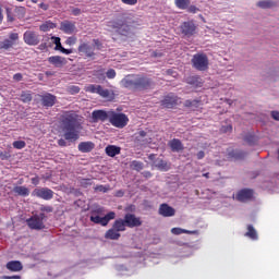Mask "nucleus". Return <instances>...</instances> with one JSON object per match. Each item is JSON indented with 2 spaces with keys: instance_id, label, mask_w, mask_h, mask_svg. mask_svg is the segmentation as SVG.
I'll list each match as a JSON object with an SVG mask.
<instances>
[{
  "instance_id": "a211bd4d",
  "label": "nucleus",
  "mask_w": 279,
  "mask_h": 279,
  "mask_svg": "<svg viewBox=\"0 0 279 279\" xmlns=\"http://www.w3.org/2000/svg\"><path fill=\"white\" fill-rule=\"evenodd\" d=\"M111 117V111H104V110H95L92 112V120L94 122L102 121L106 122Z\"/></svg>"
},
{
  "instance_id": "09e8293b",
  "label": "nucleus",
  "mask_w": 279,
  "mask_h": 279,
  "mask_svg": "<svg viewBox=\"0 0 279 279\" xmlns=\"http://www.w3.org/2000/svg\"><path fill=\"white\" fill-rule=\"evenodd\" d=\"M199 81V77L192 76L187 78V84L195 85Z\"/></svg>"
},
{
  "instance_id": "6e6552de",
  "label": "nucleus",
  "mask_w": 279,
  "mask_h": 279,
  "mask_svg": "<svg viewBox=\"0 0 279 279\" xmlns=\"http://www.w3.org/2000/svg\"><path fill=\"white\" fill-rule=\"evenodd\" d=\"M33 197H38L43 201H51L53 199L54 192L49 187H35L33 193H31Z\"/></svg>"
},
{
  "instance_id": "c85d7f7f",
  "label": "nucleus",
  "mask_w": 279,
  "mask_h": 279,
  "mask_svg": "<svg viewBox=\"0 0 279 279\" xmlns=\"http://www.w3.org/2000/svg\"><path fill=\"white\" fill-rule=\"evenodd\" d=\"M100 97L107 100H113L114 99V92L107 89V88H100V90L97 93Z\"/></svg>"
},
{
  "instance_id": "3c124183",
  "label": "nucleus",
  "mask_w": 279,
  "mask_h": 279,
  "mask_svg": "<svg viewBox=\"0 0 279 279\" xmlns=\"http://www.w3.org/2000/svg\"><path fill=\"white\" fill-rule=\"evenodd\" d=\"M220 131L225 134L232 131V125L222 126Z\"/></svg>"
},
{
  "instance_id": "79ce46f5",
  "label": "nucleus",
  "mask_w": 279,
  "mask_h": 279,
  "mask_svg": "<svg viewBox=\"0 0 279 279\" xmlns=\"http://www.w3.org/2000/svg\"><path fill=\"white\" fill-rule=\"evenodd\" d=\"M109 27L121 29L123 27V23L121 21L109 22Z\"/></svg>"
},
{
  "instance_id": "7c9ffc66",
  "label": "nucleus",
  "mask_w": 279,
  "mask_h": 279,
  "mask_svg": "<svg viewBox=\"0 0 279 279\" xmlns=\"http://www.w3.org/2000/svg\"><path fill=\"white\" fill-rule=\"evenodd\" d=\"M54 28H56V24L53 22H50V21L39 25V31H41L44 33L49 32V31L54 29Z\"/></svg>"
},
{
  "instance_id": "473e14b6",
  "label": "nucleus",
  "mask_w": 279,
  "mask_h": 279,
  "mask_svg": "<svg viewBox=\"0 0 279 279\" xmlns=\"http://www.w3.org/2000/svg\"><path fill=\"white\" fill-rule=\"evenodd\" d=\"M20 99H21V101H23L24 104H31L32 100H33L32 93H29V92H23V93H21Z\"/></svg>"
},
{
  "instance_id": "680f3d73",
  "label": "nucleus",
  "mask_w": 279,
  "mask_h": 279,
  "mask_svg": "<svg viewBox=\"0 0 279 279\" xmlns=\"http://www.w3.org/2000/svg\"><path fill=\"white\" fill-rule=\"evenodd\" d=\"M57 144H59L60 147H66V141L63 138H60Z\"/></svg>"
},
{
  "instance_id": "393cba45",
  "label": "nucleus",
  "mask_w": 279,
  "mask_h": 279,
  "mask_svg": "<svg viewBox=\"0 0 279 279\" xmlns=\"http://www.w3.org/2000/svg\"><path fill=\"white\" fill-rule=\"evenodd\" d=\"M169 147H170L171 151H173V153H179L184 149L183 144H182L181 140H179V138L171 140L169 142Z\"/></svg>"
},
{
  "instance_id": "7ed1b4c3",
  "label": "nucleus",
  "mask_w": 279,
  "mask_h": 279,
  "mask_svg": "<svg viewBox=\"0 0 279 279\" xmlns=\"http://www.w3.org/2000/svg\"><path fill=\"white\" fill-rule=\"evenodd\" d=\"M113 225H116V228H119V230H126V228L133 229L142 227L143 220L141 217L135 216V214H125L124 218L117 219L113 221Z\"/></svg>"
},
{
  "instance_id": "72a5a7b5",
  "label": "nucleus",
  "mask_w": 279,
  "mask_h": 279,
  "mask_svg": "<svg viewBox=\"0 0 279 279\" xmlns=\"http://www.w3.org/2000/svg\"><path fill=\"white\" fill-rule=\"evenodd\" d=\"M228 158L229 159H235V160H239L241 158H243V151L241 150H231L228 153Z\"/></svg>"
},
{
  "instance_id": "338daca9",
  "label": "nucleus",
  "mask_w": 279,
  "mask_h": 279,
  "mask_svg": "<svg viewBox=\"0 0 279 279\" xmlns=\"http://www.w3.org/2000/svg\"><path fill=\"white\" fill-rule=\"evenodd\" d=\"M38 50H39V51H45V50H47V45H46V44L39 45V46H38Z\"/></svg>"
},
{
  "instance_id": "37998d69",
  "label": "nucleus",
  "mask_w": 279,
  "mask_h": 279,
  "mask_svg": "<svg viewBox=\"0 0 279 279\" xmlns=\"http://www.w3.org/2000/svg\"><path fill=\"white\" fill-rule=\"evenodd\" d=\"M12 146H14V148L17 150H22L25 147V142L16 141V142L12 143Z\"/></svg>"
},
{
  "instance_id": "dca6fc26",
  "label": "nucleus",
  "mask_w": 279,
  "mask_h": 279,
  "mask_svg": "<svg viewBox=\"0 0 279 279\" xmlns=\"http://www.w3.org/2000/svg\"><path fill=\"white\" fill-rule=\"evenodd\" d=\"M126 229H119L117 226L113 223L112 228L109 229L105 233V239L110 240V241H119L121 238L120 232H124Z\"/></svg>"
},
{
  "instance_id": "052dcab7",
  "label": "nucleus",
  "mask_w": 279,
  "mask_h": 279,
  "mask_svg": "<svg viewBox=\"0 0 279 279\" xmlns=\"http://www.w3.org/2000/svg\"><path fill=\"white\" fill-rule=\"evenodd\" d=\"M38 8L41 9L43 11H47V10H49V4L41 2L38 4Z\"/></svg>"
},
{
  "instance_id": "c9c22d12",
  "label": "nucleus",
  "mask_w": 279,
  "mask_h": 279,
  "mask_svg": "<svg viewBox=\"0 0 279 279\" xmlns=\"http://www.w3.org/2000/svg\"><path fill=\"white\" fill-rule=\"evenodd\" d=\"M233 199L244 203L245 202V189H242L240 192L234 194Z\"/></svg>"
},
{
  "instance_id": "20e7f679",
  "label": "nucleus",
  "mask_w": 279,
  "mask_h": 279,
  "mask_svg": "<svg viewBox=\"0 0 279 279\" xmlns=\"http://www.w3.org/2000/svg\"><path fill=\"white\" fill-rule=\"evenodd\" d=\"M208 65H209L208 56H206L205 53L193 54L192 66L196 69V71H207Z\"/></svg>"
},
{
  "instance_id": "6e6d98bb",
  "label": "nucleus",
  "mask_w": 279,
  "mask_h": 279,
  "mask_svg": "<svg viewBox=\"0 0 279 279\" xmlns=\"http://www.w3.org/2000/svg\"><path fill=\"white\" fill-rule=\"evenodd\" d=\"M271 118L275 121H279V111H271Z\"/></svg>"
},
{
  "instance_id": "9d476101",
  "label": "nucleus",
  "mask_w": 279,
  "mask_h": 279,
  "mask_svg": "<svg viewBox=\"0 0 279 279\" xmlns=\"http://www.w3.org/2000/svg\"><path fill=\"white\" fill-rule=\"evenodd\" d=\"M197 26L193 21L183 22L180 24V32L184 37L191 38L195 36Z\"/></svg>"
},
{
  "instance_id": "a18cd8bd",
  "label": "nucleus",
  "mask_w": 279,
  "mask_h": 279,
  "mask_svg": "<svg viewBox=\"0 0 279 279\" xmlns=\"http://www.w3.org/2000/svg\"><path fill=\"white\" fill-rule=\"evenodd\" d=\"M121 2H122V4L134 7L135 4L138 3V0H121Z\"/></svg>"
},
{
  "instance_id": "a878e982",
  "label": "nucleus",
  "mask_w": 279,
  "mask_h": 279,
  "mask_svg": "<svg viewBox=\"0 0 279 279\" xmlns=\"http://www.w3.org/2000/svg\"><path fill=\"white\" fill-rule=\"evenodd\" d=\"M201 106H202L201 99H194V100L187 99L183 104L184 108L192 109L193 111L199 109Z\"/></svg>"
},
{
  "instance_id": "f3484780",
  "label": "nucleus",
  "mask_w": 279,
  "mask_h": 279,
  "mask_svg": "<svg viewBox=\"0 0 279 279\" xmlns=\"http://www.w3.org/2000/svg\"><path fill=\"white\" fill-rule=\"evenodd\" d=\"M59 29L61 32H63L64 34H68V35L75 34V32H76V22H71V21L65 20V21L60 23Z\"/></svg>"
},
{
  "instance_id": "0e129e2a",
  "label": "nucleus",
  "mask_w": 279,
  "mask_h": 279,
  "mask_svg": "<svg viewBox=\"0 0 279 279\" xmlns=\"http://www.w3.org/2000/svg\"><path fill=\"white\" fill-rule=\"evenodd\" d=\"M151 172L150 171H144L143 172V177L145 178V179H149V178H151Z\"/></svg>"
},
{
  "instance_id": "4d7b16f0",
  "label": "nucleus",
  "mask_w": 279,
  "mask_h": 279,
  "mask_svg": "<svg viewBox=\"0 0 279 279\" xmlns=\"http://www.w3.org/2000/svg\"><path fill=\"white\" fill-rule=\"evenodd\" d=\"M2 279H22V276H20V275L3 276Z\"/></svg>"
},
{
  "instance_id": "2f4dec72",
  "label": "nucleus",
  "mask_w": 279,
  "mask_h": 279,
  "mask_svg": "<svg viewBox=\"0 0 279 279\" xmlns=\"http://www.w3.org/2000/svg\"><path fill=\"white\" fill-rule=\"evenodd\" d=\"M104 88L101 85H87L85 92L89 94H98Z\"/></svg>"
},
{
  "instance_id": "5701e85b",
  "label": "nucleus",
  "mask_w": 279,
  "mask_h": 279,
  "mask_svg": "<svg viewBox=\"0 0 279 279\" xmlns=\"http://www.w3.org/2000/svg\"><path fill=\"white\" fill-rule=\"evenodd\" d=\"M5 267L11 272H20L23 270V264L22 262H19V260L8 262Z\"/></svg>"
},
{
  "instance_id": "39448f33",
  "label": "nucleus",
  "mask_w": 279,
  "mask_h": 279,
  "mask_svg": "<svg viewBox=\"0 0 279 279\" xmlns=\"http://www.w3.org/2000/svg\"><path fill=\"white\" fill-rule=\"evenodd\" d=\"M109 123H111L113 128L124 129L129 124V117L128 114H124V113H118L116 111H111Z\"/></svg>"
},
{
  "instance_id": "c756f323",
  "label": "nucleus",
  "mask_w": 279,
  "mask_h": 279,
  "mask_svg": "<svg viewBox=\"0 0 279 279\" xmlns=\"http://www.w3.org/2000/svg\"><path fill=\"white\" fill-rule=\"evenodd\" d=\"M13 191L16 195H19L21 197H28L29 196L28 187H25L23 185H16Z\"/></svg>"
},
{
  "instance_id": "423d86ee",
  "label": "nucleus",
  "mask_w": 279,
  "mask_h": 279,
  "mask_svg": "<svg viewBox=\"0 0 279 279\" xmlns=\"http://www.w3.org/2000/svg\"><path fill=\"white\" fill-rule=\"evenodd\" d=\"M46 215L45 214H38V215H33L31 218L26 219V226L31 230H44L45 229V220Z\"/></svg>"
},
{
  "instance_id": "412c9836",
  "label": "nucleus",
  "mask_w": 279,
  "mask_h": 279,
  "mask_svg": "<svg viewBox=\"0 0 279 279\" xmlns=\"http://www.w3.org/2000/svg\"><path fill=\"white\" fill-rule=\"evenodd\" d=\"M56 104V96L53 94L41 95V105L44 108H52Z\"/></svg>"
},
{
  "instance_id": "b1692460",
  "label": "nucleus",
  "mask_w": 279,
  "mask_h": 279,
  "mask_svg": "<svg viewBox=\"0 0 279 279\" xmlns=\"http://www.w3.org/2000/svg\"><path fill=\"white\" fill-rule=\"evenodd\" d=\"M94 148L95 144L93 142H81V144H78L77 146L78 151H81L82 154H88L93 151Z\"/></svg>"
},
{
  "instance_id": "f8f14e48",
  "label": "nucleus",
  "mask_w": 279,
  "mask_h": 279,
  "mask_svg": "<svg viewBox=\"0 0 279 279\" xmlns=\"http://www.w3.org/2000/svg\"><path fill=\"white\" fill-rule=\"evenodd\" d=\"M10 38H5L0 40V50L9 51L14 47L15 43L20 39L19 33H11L9 35Z\"/></svg>"
},
{
  "instance_id": "ddd939ff",
  "label": "nucleus",
  "mask_w": 279,
  "mask_h": 279,
  "mask_svg": "<svg viewBox=\"0 0 279 279\" xmlns=\"http://www.w3.org/2000/svg\"><path fill=\"white\" fill-rule=\"evenodd\" d=\"M116 219V213L109 211L105 217L99 216H90V221L95 222L96 225H100L102 227H107L111 220Z\"/></svg>"
},
{
  "instance_id": "4c0bfd02",
  "label": "nucleus",
  "mask_w": 279,
  "mask_h": 279,
  "mask_svg": "<svg viewBox=\"0 0 279 279\" xmlns=\"http://www.w3.org/2000/svg\"><path fill=\"white\" fill-rule=\"evenodd\" d=\"M132 170L134 171H142L144 168V165L142 161L134 160L131 162Z\"/></svg>"
},
{
  "instance_id": "f03ea898",
  "label": "nucleus",
  "mask_w": 279,
  "mask_h": 279,
  "mask_svg": "<svg viewBox=\"0 0 279 279\" xmlns=\"http://www.w3.org/2000/svg\"><path fill=\"white\" fill-rule=\"evenodd\" d=\"M121 84L130 90H148L153 87L151 78L142 74H129L122 78Z\"/></svg>"
},
{
  "instance_id": "4be33fe9",
  "label": "nucleus",
  "mask_w": 279,
  "mask_h": 279,
  "mask_svg": "<svg viewBox=\"0 0 279 279\" xmlns=\"http://www.w3.org/2000/svg\"><path fill=\"white\" fill-rule=\"evenodd\" d=\"M48 63L53 64L54 68H63L66 65L68 61L65 58H62L60 56H52L48 58Z\"/></svg>"
},
{
  "instance_id": "ea45409f",
  "label": "nucleus",
  "mask_w": 279,
  "mask_h": 279,
  "mask_svg": "<svg viewBox=\"0 0 279 279\" xmlns=\"http://www.w3.org/2000/svg\"><path fill=\"white\" fill-rule=\"evenodd\" d=\"M68 92L71 95H76V94H80L81 87L76 86V85H71V86L68 87Z\"/></svg>"
},
{
  "instance_id": "58836bf2",
  "label": "nucleus",
  "mask_w": 279,
  "mask_h": 279,
  "mask_svg": "<svg viewBox=\"0 0 279 279\" xmlns=\"http://www.w3.org/2000/svg\"><path fill=\"white\" fill-rule=\"evenodd\" d=\"M78 183H81L82 187L87 189L88 186L93 185V179H85V178H83V179H81L78 181Z\"/></svg>"
},
{
  "instance_id": "6ab92c4d",
  "label": "nucleus",
  "mask_w": 279,
  "mask_h": 279,
  "mask_svg": "<svg viewBox=\"0 0 279 279\" xmlns=\"http://www.w3.org/2000/svg\"><path fill=\"white\" fill-rule=\"evenodd\" d=\"M77 51L78 53L85 54L86 58L95 57L94 47L90 46L88 43H82L81 45H78Z\"/></svg>"
},
{
  "instance_id": "1a4fd4ad",
  "label": "nucleus",
  "mask_w": 279,
  "mask_h": 279,
  "mask_svg": "<svg viewBox=\"0 0 279 279\" xmlns=\"http://www.w3.org/2000/svg\"><path fill=\"white\" fill-rule=\"evenodd\" d=\"M174 5L179 10L186 11L189 14H196L201 11L196 5L191 4V0H174Z\"/></svg>"
},
{
  "instance_id": "de8ad7c7",
  "label": "nucleus",
  "mask_w": 279,
  "mask_h": 279,
  "mask_svg": "<svg viewBox=\"0 0 279 279\" xmlns=\"http://www.w3.org/2000/svg\"><path fill=\"white\" fill-rule=\"evenodd\" d=\"M95 191H98V192H102V193H107L108 192V187L102 185V184H99L95 187Z\"/></svg>"
},
{
  "instance_id": "13d9d810",
  "label": "nucleus",
  "mask_w": 279,
  "mask_h": 279,
  "mask_svg": "<svg viewBox=\"0 0 279 279\" xmlns=\"http://www.w3.org/2000/svg\"><path fill=\"white\" fill-rule=\"evenodd\" d=\"M59 51H60L61 53H64V54H71V53H73L72 49H66V48H61V49H59Z\"/></svg>"
},
{
  "instance_id": "2eb2a0df",
  "label": "nucleus",
  "mask_w": 279,
  "mask_h": 279,
  "mask_svg": "<svg viewBox=\"0 0 279 279\" xmlns=\"http://www.w3.org/2000/svg\"><path fill=\"white\" fill-rule=\"evenodd\" d=\"M148 160L153 161V166L157 168L158 171H169L170 167L167 161L161 158H156V155L151 154L148 156Z\"/></svg>"
},
{
  "instance_id": "a19ab883",
  "label": "nucleus",
  "mask_w": 279,
  "mask_h": 279,
  "mask_svg": "<svg viewBox=\"0 0 279 279\" xmlns=\"http://www.w3.org/2000/svg\"><path fill=\"white\" fill-rule=\"evenodd\" d=\"M254 199H255L254 191L250 190V189H245V201L248 202V201H254Z\"/></svg>"
},
{
  "instance_id": "4468645a",
  "label": "nucleus",
  "mask_w": 279,
  "mask_h": 279,
  "mask_svg": "<svg viewBox=\"0 0 279 279\" xmlns=\"http://www.w3.org/2000/svg\"><path fill=\"white\" fill-rule=\"evenodd\" d=\"M179 100L180 98L175 94H167V96H165V99L161 100V107L167 109H173L179 105Z\"/></svg>"
},
{
  "instance_id": "49530a36",
  "label": "nucleus",
  "mask_w": 279,
  "mask_h": 279,
  "mask_svg": "<svg viewBox=\"0 0 279 279\" xmlns=\"http://www.w3.org/2000/svg\"><path fill=\"white\" fill-rule=\"evenodd\" d=\"M39 210H41L43 213L51 214V213H53V207L43 206V207L39 208Z\"/></svg>"
},
{
  "instance_id": "5fc2aeb1",
  "label": "nucleus",
  "mask_w": 279,
  "mask_h": 279,
  "mask_svg": "<svg viewBox=\"0 0 279 279\" xmlns=\"http://www.w3.org/2000/svg\"><path fill=\"white\" fill-rule=\"evenodd\" d=\"M31 183L37 186L40 183V179L38 177L31 178Z\"/></svg>"
},
{
  "instance_id": "c03bdc74",
  "label": "nucleus",
  "mask_w": 279,
  "mask_h": 279,
  "mask_svg": "<svg viewBox=\"0 0 279 279\" xmlns=\"http://www.w3.org/2000/svg\"><path fill=\"white\" fill-rule=\"evenodd\" d=\"M117 76V72L114 69H109L107 72V77L108 80H114Z\"/></svg>"
},
{
  "instance_id": "aec40b11",
  "label": "nucleus",
  "mask_w": 279,
  "mask_h": 279,
  "mask_svg": "<svg viewBox=\"0 0 279 279\" xmlns=\"http://www.w3.org/2000/svg\"><path fill=\"white\" fill-rule=\"evenodd\" d=\"M158 214L161 217H174V214H177V211L174 210L173 207H170L168 204H161L160 207L158 208Z\"/></svg>"
},
{
  "instance_id": "e2e57ef3",
  "label": "nucleus",
  "mask_w": 279,
  "mask_h": 279,
  "mask_svg": "<svg viewBox=\"0 0 279 279\" xmlns=\"http://www.w3.org/2000/svg\"><path fill=\"white\" fill-rule=\"evenodd\" d=\"M52 44L57 45H61L60 43V38L59 37H51Z\"/></svg>"
},
{
  "instance_id": "603ef678",
  "label": "nucleus",
  "mask_w": 279,
  "mask_h": 279,
  "mask_svg": "<svg viewBox=\"0 0 279 279\" xmlns=\"http://www.w3.org/2000/svg\"><path fill=\"white\" fill-rule=\"evenodd\" d=\"M13 80L16 81V82H22L23 81V74L22 73L14 74Z\"/></svg>"
},
{
  "instance_id": "e433bc0d",
  "label": "nucleus",
  "mask_w": 279,
  "mask_h": 279,
  "mask_svg": "<svg viewBox=\"0 0 279 279\" xmlns=\"http://www.w3.org/2000/svg\"><path fill=\"white\" fill-rule=\"evenodd\" d=\"M171 234H174V235L191 234V231H187L182 228H171Z\"/></svg>"
},
{
  "instance_id": "f257e3e1",
  "label": "nucleus",
  "mask_w": 279,
  "mask_h": 279,
  "mask_svg": "<svg viewBox=\"0 0 279 279\" xmlns=\"http://www.w3.org/2000/svg\"><path fill=\"white\" fill-rule=\"evenodd\" d=\"M60 123L64 141L76 142L80 140L83 126L80 116L75 111H63L60 116Z\"/></svg>"
},
{
  "instance_id": "0eeeda50",
  "label": "nucleus",
  "mask_w": 279,
  "mask_h": 279,
  "mask_svg": "<svg viewBox=\"0 0 279 279\" xmlns=\"http://www.w3.org/2000/svg\"><path fill=\"white\" fill-rule=\"evenodd\" d=\"M23 40L26 46L36 47L40 45V35L36 31H25Z\"/></svg>"
},
{
  "instance_id": "cd10ccee",
  "label": "nucleus",
  "mask_w": 279,
  "mask_h": 279,
  "mask_svg": "<svg viewBox=\"0 0 279 279\" xmlns=\"http://www.w3.org/2000/svg\"><path fill=\"white\" fill-rule=\"evenodd\" d=\"M245 236H247L251 241H258L257 230L252 225L246 226Z\"/></svg>"
},
{
  "instance_id": "bb28decb",
  "label": "nucleus",
  "mask_w": 279,
  "mask_h": 279,
  "mask_svg": "<svg viewBox=\"0 0 279 279\" xmlns=\"http://www.w3.org/2000/svg\"><path fill=\"white\" fill-rule=\"evenodd\" d=\"M105 154H107L108 157H116L121 154V148L116 145H108L107 148H105Z\"/></svg>"
},
{
  "instance_id": "8fccbe9b",
  "label": "nucleus",
  "mask_w": 279,
  "mask_h": 279,
  "mask_svg": "<svg viewBox=\"0 0 279 279\" xmlns=\"http://www.w3.org/2000/svg\"><path fill=\"white\" fill-rule=\"evenodd\" d=\"M76 44V38L75 37H69L65 39V45L73 46Z\"/></svg>"
},
{
  "instance_id": "774afa93",
  "label": "nucleus",
  "mask_w": 279,
  "mask_h": 279,
  "mask_svg": "<svg viewBox=\"0 0 279 279\" xmlns=\"http://www.w3.org/2000/svg\"><path fill=\"white\" fill-rule=\"evenodd\" d=\"M175 74H177V73L173 72V70H167V75H171V76H173V77H177Z\"/></svg>"
},
{
  "instance_id": "f704fd0d",
  "label": "nucleus",
  "mask_w": 279,
  "mask_h": 279,
  "mask_svg": "<svg viewBox=\"0 0 279 279\" xmlns=\"http://www.w3.org/2000/svg\"><path fill=\"white\" fill-rule=\"evenodd\" d=\"M257 7L266 10V9L274 8L275 7V2L274 1H269V0L258 1L257 2Z\"/></svg>"
},
{
  "instance_id": "bf43d9fd",
  "label": "nucleus",
  "mask_w": 279,
  "mask_h": 279,
  "mask_svg": "<svg viewBox=\"0 0 279 279\" xmlns=\"http://www.w3.org/2000/svg\"><path fill=\"white\" fill-rule=\"evenodd\" d=\"M204 157H205L204 150H198V153L196 155L197 160H202V159H204Z\"/></svg>"
},
{
  "instance_id": "69168bd1",
  "label": "nucleus",
  "mask_w": 279,
  "mask_h": 279,
  "mask_svg": "<svg viewBox=\"0 0 279 279\" xmlns=\"http://www.w3.org/2000/svg\"><path fill=\"white\" fill-rule=\"evenodd\" d=\"M72 14H73L74 16H78V15L81 14V9H73V10H72Z\"/></svg>"
},
{
  "instance_id": "9b49d317",
  "label": "nucleus",
  "mask_w": 279,
  "mask_h": 279,
  "mask_svg": "<svg viewBox=\"0 0 279 279\" xmlns=\"http://www.w3.org/2000/svg\"><path fill=\"white\" fill-rule=\"evenodd\" d=\"M153 138L150 137V135L147 134L146 131H138L135 133V137H134V144L136 146H147L148 144H151Z\"/></svg>"
},
{
  "instance_id": "864d4df0",
  "label": "nucleus",
  "mask_w": 279,
  "mask_h": 279,
  "mask_svg": "<svg viewBox=\"0 0 279 279\" xmlns=\"http://www.w3.org/2000/svg\"><path fill=\"white\" fill-rule=\"evenodd\" d=\"M94 45H95L96 49L101 50L102 44H101V41H99V39H94Z\"/></svg>"
}]
</instances>
